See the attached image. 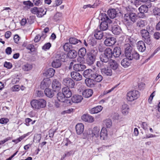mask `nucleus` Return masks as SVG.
I'll list each match as a JSON object with an SVG mask.
<instances>
[{"label":"nucleus","mask_w":160,"mask_h":160,"mask_svg":"<svg viewBox=\"0 0 160 160\" xmlns=\"http://www.w3.org/2000/svg\"><path fill=\"white\" fill-rule=\"evenodd\" d=\"M51 46V44L50 42L45 43L42 48V49L44 50H46L49 49Z\"/></svg>","instance_id":"obj_57"},{"label":"nucleus","mask_w":160,"mask_h":160,"mask_svg":"<svg viewBox=\"0 0 160 160\" xmlns=\"http://www.w3.org/2000/svg\"><path fill=\"white\" fill-rule=\"evenodd\" d=\"M129 111V108L127 104L122 105V112L124 115L128 114Z\"/></svg>","instance_id":"obj_31"},{"label":"nucleus","mask_w":160,"mask_h":160,"mask_svg":"<svg viewBox=\"0 0 160 160\" xmlns=\"http://www.w3.org/2000/svg\"><path fill=\"white\" fill-rule=\"evenodd\" d=\"M124 18L127 22V26L130 27L132 26L133 23L136 22L138 19V16L136 13L130 12L129 14H125Z\"/></svg>","instance_id":"obj_3"},{"label":"nucleus","mask_w":160,"mask_h":160,"mask_svg":"<svg viewBox=\"0 0 160 160\" xmlns=\"http://www.w3.org/2000/svg\"><path fill=\"white\" fill-rule=\"evenodd\" d=\"M67 56V55L66 54H62V55L60 54V55L59 56V59H60V60H61L62 62H64L65 60L66 57Z\"/></svg>","instance_id":"obj_63"},{"label":"nucleus","mask_w":160,"mask_h":160,"mask_svg":"<svg viewBox=\"0 0 160 160\" xmlns=\"http://www.w3.org/2000/svg\"><path fill=\"white\" fill-rule=\"evenodd\" d=\"M69 42L71 44H78V45L81 43V42L80 40H78L74 37L70 38L69 39Z\"/></svg>","instance_id":"obj_37"},{"label":"nucleus","mask_w":160,"mask_h":160,"mask_svg":"<svg viewBox=\"0 0 160 160\" xmlns=\"http://www.w3.org/2000/svg\"><path fill=\"white\" fill-rule=\"evenodd\" d=\"M140 95L139 92L137 90H133L128 92L127 93V99L130 102H132L137 99Z\"/></svg>","instance_id":"obj_5"},{"label":"nucleus","mask_w":160,"mask_h":160,"mask_svg":"<svg viewBox=\"0 0 160 160\" xmlns=\"http://www.w3.org/2000/svg\"><path fill=\"white\" fill-rule=\"evenodd\" d=\"M4 66L8 69H10L12 68V64L11 62H5L4 64Z\"/></svg>","instance_id":"obj_61"},{"label":"nucleus","mask_w":160,"mask_h":160,"mask_svg":"<svg viewBox=\"0 0 160 160\" xmlns=\"http://www.w3.org/2000/svg\"><path fill=\"white\" fill-rule=\"evenodd\" d=\"M137 47L138 50L141 52H144L146 49L145 44L142 41H139L137 42Z\"/></svg>","instance_id":"obj_15"},{"label":"nucleus","mask_w":160,"mask_h":160,"mask_svg":"<svg viewBox=\"0 0 160 160\" xmlns=\"http://www.w3.org/2000/svg\"><path fill=\"white\" fill-rule=\"evenodd\" d=\"M140 55L139 53L136 51H133L131 55H130V56L129 58H130L132 60L133 59H135L138 60L139 59Z\"/></svg>","instance_id":"obj_36"},{"label":"nucleus","mask_w":160,"mask_h":160,"mask_svg":"<svg viewBox=\"0 0 160 160\" xmlns=\"http://www.w3.org/2000/svg\"><path fill=\"white\" fill-rule=\"evenodd\" d=\"M62 13L60 12L57 13L53 17V19L57 22L58 21L60 20L62 17Z\"/></svg>","instance_id":"obj_48"},{"label":"nucleus","mask_w":160,"mask_h":160,"mask_svg":"<svg viewBox=\"0 0 160 160\" xmlns=\"http://www.w3.org/2000/svg\"><path fill=\"white\" fill-rule=\"evenodd\" d=\"M153 12L155 15H160V9L158 8H155L153 10Z\"/></svg>","instance_id":"obj_58"},{"label":"nucleus","mask_w":160,"mask_h":160,"mask_svg":"<svg viewBox=\"0 0 160 160\" xmlns=\"http://www.w3.org/2000/svg\"><path fill=\"white\" fill-rule=\"evenodd\" d=\"M146 22L145 21L140 19L137 22V26L140 28H143L145 26Z\"/></svg>","instance_id":"obj_44"},{"label":"nucleus","mask_w":160,"mask_h":160,"mask_svg":"<svg viewBox=\"0 0 160 160\" xmlns=\"http://www.w3.org/2000/svg\"><path fill=\"white\" fill-rule=\"evenodd\" d=\"M61 84L57 79H54L52 83V88L54 92L58 91L61 88Z\"/></svg>","instance_id":"obj_9"},{"label":"nucleus","mask_w":160,"mask_h":160,"mask_svg":"<svg viewBox=\"0 0 160 160\" xmlns=\"http://www.w3.org/2000/svg\"><path fill=\"white\" fill-rule=\"evenodd\" d=\"M23 4L27 7V8L29 9L30 7H32L34 6L33 3L31 1L29 0L27 1H24Z\"/></svg>","instance_id":"obj_53"},{"label":"nucleus","mask_w":160,"mask_h":160,"mask_svg":"<svg viewBox=\"0 0 160 160\" xmlns=\"http://www.w3.org/2000/svg\"><path fill=\"white\" fill-rule=\"evenodd\" d=\"M85 83L87 86L90 87H94L96 84L93 79L89 78L85 79Z\"/></svg>","instance_id":"obj_28"},{"label":"nucleus","mask_w":160,"mask_h":160,"mask_svg":"<svg viewBox=\"0 0 160 160\" xmlns=\"http://www.w3.org/2000/svg\"><path fill=\"white\" fill-rule=\"evenodd\" d=\"M112 31L114 35H118L121 33L122 29L118 25H115L112 26Z\"/></svg>","instance_id":"obj_16"},{"label":"nucleus","mask_w":160,"mask_h":160,"mask_svg":"<svg viewBox=\"0 0 160 160\" xmlns=\"http://www.w3.org/2000/svg\"><path fill=\"white\" fill-rule=\"evenodd\" d=\"M46 9L44 10L42 8H39L37 16L39 18H41L46 14Z\"/></svg>","instance_id":"obj_41"},{"label":"nucleus","mask_w":160,"mask_h":160,"mask_svg":"<svg viewBox=\"0 0 160 160\" xmlns=\"http://www.w3.org/2000/svg\"><path fill=\"white\" fill-rule=\"evenodd\" d=\"M83 99L82 96L75 95L71 98V100L73 103H78L80 102Z\"/></svg>","instance_id":"obj_24"},{"label":"nucleus","mask_w":160,"mask_h":160,"mask_svg":"<svg viewBox=\"0 0 160 160\" xmlns=\"http://www.w3.org/2000/svg\"><path fill=\"white\" fill-rule=\"evenodd\" d=\"M124 47L125 57L128 58L133 51H132V47L129 44H125Z\"/></svg>","instance_id":"obj_11"},{"label":"nucleus","mask_w":160,"mask_h":160,"mask_svg":"<svg viewBox=\"0 0 160 160\" xmlns=\"http://www.w3.org/2000/svg\"><path fill=\"white\" fill-rule=\"evenodd\" d=\"M64 50L65 51L68 52L72 48V46L69 42H66L65 43L63 46Z\"/></svg>","instance_id":"obj_47"},{"label":"nucleus","mask_w":160,"mask_h":160,"mask_svg":"<svg viewBox=\"0 0 160 160\" xmlns=\"http://www.w3.org/2000/svg\"><path fill=\"white\" fill-rule=\"evenodd\" d=\"M140 34L143 41L147 44L150 45L152 42L150 35L149 32L145 29H142L140 31Z\"/></svg>","instance_id":"obj_6"},{"label":"nucleus","mask_w":160,"mask_h":160,"mask_svg":"<svg viewBox=\"0 0 160 160\" xmlns=\"http://www.w3.org/2000/svg\"><path fill=\"white\" fill-rule=\"evenodd\" d=\"M55 72V71L53 68H50L47 70L46 74L47 77L50 78L52 77L54 75Z\"/></svg>","instance_id":"obj_40"},{"label":"nucleus","mask_w":160,"mask_h":160,"mask_svg":"<svg viewBox=\"0 0 160 160\" xmlns=\"http://www.w3.org/2000/svg\"><path fill=\"white\" fill-rule=\"evenodd\" d=\"M86 50L84 48H81L78 51V55L84 57L86 53Z\"/></svg>","instance_id":"obj_49"},{"label":"nucleus","mask_w":160,"mask_h":160,"mask_svg":"<svg viewBox=\"0 0 160 160\" xmlns=\"http://www.w3.org/2000/svg\"><path fill=\"white\" fill-rule=\"evenodd\" d=\"M28 133L24 134L16 139L13 140H12V142H14L15 143V144H17L19 142H20L23 139L26 137L28 136Z\"/></svg>","instance_id":"obj_45"},{"label":"nucleus","mask_w":160,"mask_h":160,"mask_svg":"<svg viewBox=\"0 0 160 160\" xmlns=\"http://www.w3.org/2000/svg\"><path fill=\"white\" fill-rule=\"evenodd\" d=\"M82 119L86 122L92 123L94 121V118L89 114H84L82 116Z\"/></svg>","instance_id":"obj_14"},{"label":"nucleus","mask_w":160,"mask_h":160,"mask_svg":"<svg viewBox=\"0 0 160 160\" xmlns=\"http://www.w3.org/2000/svg\"><path fill=\"white\" fill-rule=\"evenodd\" d=\"M62 93L64 95L66 98H69L72 95L71 91L68 87H64L62 89Z\"/></svg>","instance_id":"obj_19"},{"label":"nucleus","mask_w":160,"mask_h":160,"mask_svg":"<svg viewBox=\"0 0 160 160\" xmlns=\"http://www.w3.org/2000/svg\"><path fill=\"white\" fill-rule=\"evenodd\" d=\"M94 71L91 69H86L83 72V75L87 78H91Z\"/></svg>","instance_id":"obj_22"},{"label":"nucleus","mask_w":160,"mask_h":160,"mask_svg":"<svg viewBox=\"0 0 160 160\" xmlns=\"http://www.w3.org/2000/svg\"><path fill=\"white\" fill-rule=\"evenodd\" d=\"M101 72L104 76H111L112 75V71L111 68L108 67L104 68L101 69Z\"/></svg>","instance_id":"obj_12"},{"label":"nucleus","mask_w":160,"mask_h":160,"mask_svg":"<svg viewBox=\"0 0 160 160\" xmlns=\"http://www.w3.org/2000/svg\"><path fill=\"white\" fill-rule=\"evenodd\" d=\"M73 102L70 99H65V101L63 102V105L66 106H70L71 105Z\"/></svg>","instance_id":"obj_56"},{"label":"nucleus","mask_w":160,"mask_h":160,"mask_svg":"<svg viewBox=\"0 0 160 160\" xmlns=\"http://www.w3.org/2000/svg\"><path fill=\"white\" fill-rule=\"evenodd\" d=\"M106 57H107L110 59L112 56V49L110 48H107L104 51V54Z\"/></svg>","instance_id":"obj_35"},{"label":"nucleus","mask_w":160,"mask_h":160,"mask_svg":"<svg viewBox=\"0 0 160 160\" xmlns=\"http://www.w3.org/2000/svg\"><path fill=\"white\" fill-rule=\"evenodd\" d=\"M103 107L101 105L89 109V112L91 114L97 113L101 112Z\"/></svg>","instance_id":"obj_20"},{"label":"nucleus","mask_w":160,"mask_h":160,"mask_svg":"<svg viewBox=\"0 0 160 160\" xmlns=\"http://www.w3.org/2000/svg\"><path fill=\"white\" fill-rule=\"evenodd\" d=\"M153 37L157 40L159 39L160 38V33L158 32H155L153 34Z\"/></svg>","instance_id":"obj_64"},{"label":"nucleus","mask_w":160,"mask_h":160,"mask_svg":"<svg viewBox=\"0 0 160 160\" xmlns=\"http://www.w3.org/2000/svg\"><path fill=\"white\" fill-rule=\"evenodd\" d=\"M108 63L110 66V68L111 69H112L113 70H115L118 67V63L114 60L112 59L110 60Z\"/></svg>","instance_id":"obj_29"},{"label":"nucleus","mask_w":160,"mask_h":160,"mask_svg":"<svg viewBox=\"0 0 160 160\" xmlns=\"http://www.w3.org/2000/svg\"><path fill=\"white\" fill-rule=\"evenodd\" d=\"M104 123L105 125L106 126L107 128H110L112 124V122L110 119H108L105 120L104 121Z\"/></svg>","instance_id":"obj_50"},{"label":"nucleus","mask_w":160,"mask_h":160,"mask_svg":"<svg viewBox=\"0 0 160 160\" xmlns=\"http://www.w3.org/2000/svg\"><path fill=\"white\" fill-rule=\"evenodd\" d=\"M71 75L72 78L76 81H80L82 79V76L78 72H72Z\"/></svg>","instance_id":"obj_18"},{"label":"nucleus","mask_w":160,"mask_h":160,"mask_svg":"<svg viewBox=\"0 0 160 160\" xmlns=\"http://www.w3.org/2000/svg\"><path fill=\"white\" fill-rule=\"evenodd\" d=\"M62 83L66 87L72 88H74L75 85V83L74 81L70 78H67L64 79L62 81Z\"/></svg>","instance_id":"obj_7"},{"label":"nucleus","mask_w":160,"mask_h":160,"mask_svg":"<svg viewBox=\"0 0 160 160\" xmlns=\"http://www.w3.org/2000/svg\"><path fill=\"white\" fill-rule=\"evenodd\" d=\"M108 14L111 18H114L116 17L117 13L114 9L111 8L108 10L107 12Z\"/></svg>","instance_id":"obj_26"},{"label":"nucleus","mask_w":160,"mask_h":160,"mask_svg":"<svg viewBox=\"0 0 160 160\" xmlns=\"http://www.w3.org/2000/svg\"><path fill=\"white\" fill-rule=\"evenodd\" d=\"M94 36L96 39L101 40L103 36V32L101 30H96L94 32Z\"/></svg>","instance_id":"obj_25"},{"label":"nucleus","mask_w":160,"mask_h":160,"mask_svg":"<svg viewBox=\"0 0 160 160\" xmlns=\"http://www.w3.org/2000/svg\"><path fill=\"white\" fill-rule=\"evenodd\" d=\"M132 60L128 57H126L122 60L121 64L122 66L125 68H127L130 66Z\"/></svg>","instance_id":"obj_13"},{"label":"nucleus","mask_w":160,"mask_h":160,"mask_svg":"<svg viewBox=\"0 0 160 160\" xmlns=\"http://www.w3.org/2000/svg\"><path fill=\"white\" fill-rule=\"evenodd\" d=\"M32 107L36 109H39L46 107V102L43 99H33L31 102Z\"/></svg>","instance_id":"obj_4"},{"label":"nucleus","mask_w":160,"mask_h":160,"mask_svg":"<svg viewBox=\"0 0 160 160\" xmlns=\"http://www.w3.org/2000/svg\"><path fill=\"white\" fill-rule=\"evenodd\" d=\"M86 68V66L83 64L78 63L75 64L73 66V69L76 71H82Z\"/></svg>","instance_id":"obj_17"},{"label":"nucleus","mask_w":160,"mask_h":160,"mask_svg":"<svg viewBox=\"0 0 160 160\" xmlns=\"http://www.w3.org/2000/svg\"><path fill=\"white\" fill-rule=\"evenodd\" d=\"M32 1L34 5L39 6L42 4L43 0H32Z\"/></svg>","instance_id":"obj_54"},{"label":"nucleus","mask_w":160,"mask_h":160,"mask_svg":"<svg viewBox=\"0 0 160 160\" xmlns=\"http://www.w3.org/2000/svg\"><path fill=\"white\" fill-rule=\"evenodd\" d=\"M99 19L102 21V22H108L109 23H111V21L107 16V15L105 13H101L99 17Z\"/></svg>","instance_id":"obj_27"},{"label":"nucleus","mask_w":160,"mask_h":160,"mask_svg":"<svg viewBox=\"0 0 160 160\" xmlns=\"http://www.w3.org/2000/svg\"><path fill=\"white\" fill-rule=\"evenodd\" d=\"M116 38L113 37L107 38L104 41L105 45L107 46H112L116 42Z\"/></svg>","instance_id":"obj_8"},{"label":"nucleus","mask_w":160,"mask_h":160,"mask_svg":"<svg viewBox=\"0 0 160 160\" xmlns=\"http://www.w3.org/2000/svg\"><path fill=\"white\" fill-rule=\"evenodd\" d=\"M112 52V55L116 58H118L119 57L121 53V48L118 47L114 48Z\"/></svg>","instance_id":"obj_23"},{"label":"nucleus","mask_w":160,"mask_h":160,"mask_svg":"<svg viewBox=\"0 0 160 160\" xmlns=\"http://www.w3.org/2000/svg\"><path fill=\"white\" fill-rule=\"evenodd\" d=\"M100 61L102 62L107 63L109 62L110 58L104 54L101 55L100 57Z\"/></svg>","instance_id":"obj_46"},{"label":"nucleus","mask_w":160,"mask_h":160,"mask_svg":"<svg viewBox=\"0 0 160 160\" xmlns=\"http://www.w3.org/2000/svg\"><path fill=\"white\" fill-rule=\"evenodd\" d=\"M52 65L53 67L58 68L61 66V63L60 59H56L52 62Z\"/></svg>","instance_id":"obj_38"},{"label":"nucleus","mask_w":160,"mask_h":160,"mask_svg":"<svg viewBox=\"0 0 160 160\" xmlns=\"http://www.w3.org/2000/svg\"><path fill=\"white\" fill-rule=\"evenodd\" d=\"M54 91L50 88H46L44 90V93L48 97L52 98L54 94Z\"/></svg>","instance_id":"obj_33"},{"label":"nucleus","mask_w":160,"mask_h":160,"mask_svg":"<svg viewBox=\"0 0 160 160\" xmlns=\"http://www.w3.org/2000/svg\"><path fill=\"white\" fill-rule=\"evenodd\" d=\"M88 44L92 46L96 45L97 44V41L96 39L93 38H90L88 41Z\"/></svg>","instance_id":"obj_52"},{"label":"nucleus","mask_w":160,"mask_h":160,"mask_svg":"<svg viewBox=\"0 0 160 160\" xmlns=\"http://www.w3.org/2000/svg\"><path fill=\"white\" fill-rule=\"evenodd\" d=\"M108 22H102L99 25V28L101 31H105L107 30L108 28Z\"/></svg>","instance_id":"obj_34"},{"label":"nucleus","mask_w":160,"mask_h":160,"mask_svg":"<svg viewBox=\"0 0 160 160\" xmlns=\"http://www.w3.org/2000/svg\"><path fill=\"white\" fill-rule=\"evenodd\" d=\"M148 9V7L146 5H141L139 8L138 10L140 12L146 13Z\"/></svg>","instance_id":"obj_42"},{"label":"nucleus","mask_w":160,"mask_h":160,"mask_svg":"<svg viewBox=\"0 0 160 160\" xmlns=\"http://www.w3.org/2000/svg\"><path fill=\"white\" fill-rule=\"evenodd\" d=\"M32 68V64L26 63L22 66V69L23 70L26 71H29Z\"/></svg>","instance_id":"obj_43"},{"label":"nucleus","mask_w":160,"mask_h":160,"mask_svg":"<svg viewBox=\"0 0 160 160\" xmlns=\"http://www.w3.org/2000/svg\"><path fill=\"white\" fill-rule=\"evenodd\" d=\"M141 126L144 130L148 131V126L147 123L146 122H142Z\"/></svg>","instance_id":"obj_55"},{"label":"nucleus","mask_w":160,"mask_h":160,"mask_svg":"<svg viewBox=\"0 0 160 160\" xmlns=\"http://www.w3.org/2000/svg\"><path fill=\"white\" fill-rule=\"evenodd\" d=\"M76 129L77 134L80 135L82 134L84 130V126L82 123L77 124L76 126Z\"/></svg>","instance_id":"obj_21"},{"label":"nucleus","mask_w":160,"mask_h":160,"mask_svg":"<svg viewBox=\"0 0 160 160\" xmlns=\"http://www.w3.org/2000/svg\"><path fill=\"white\" fill-rule=\"evenodd\" d=\"M65 98L64 95L61 92H59L57 94V98L59 102H63L66 99Z\"/></svg>","instance_id":"obj_39"},{"label":"nucleus","mask_w":160,"mask_h":160,"mask_svg":"<svg viewBox=\"0 0 160 160\" xmlns=\"http://www.w3.org/2000/svg\"><path fill=\"white\" fill-rule=\"evenodd\" d=\"M98 53V51L96 48L91 49L88 53L86 62L88 65H91L94 63Z\"/></svg>","instance_id":"obj_2"},{"label":"nucleus","mask_w":160,"mask_h":160,"mask_svg":"<svg viewBox=\"0 0 160 160\" xmlns=\"http://www.w3.org/2000/svg\"><path fill=\"white\" fill-rule=\"evenodd\" d=\"M71 143V141L68 138H66L64 139L62 144L63 146H68Z\"/></svg>","instance_id":"obj_51"},{"label":"nucleus","mask_w":160,"mask_h":160,"mask_svg":"<svg viewBox=\"0 0 160 160\" xmlns=\"http://www.w3.org/2000/svg\"><path fill=\"white\" fill-rule=\"evenodd\" d=\"M100 129L98 127H94L92 131V133L89 134V136L92 137V139L99 137L101 140H104L107 136V131L106 129L104 127L102 128L100 134Z\"/></svg>","instance_id":"obj_1"},{"label":"nucleus","mask_w":160,"mask_h":160,"mask_svg":"<svg viewBox=\"0 0 160 160\" xmlns=\"http://www.w3.org/2000/svg\"><path fill=\"white\" fill-rule=\"evenodd\" d=\"M51 83V82L49 78H44L41 83L40 87L41 88L44 89L48 88L49 86Z\"/></svg>","instance_id":"obj_10"},{"label":"nucleus","mask_w":160,"mask_h":160,"mask_svg":"<svg viewBox=\"0 0 160 160\" xmlns=\"http://www.w3.org/2000/svg\"><path fill=\"white\" fill-rule=\"evenodd\" d=\"M93 93L92 90L91 89H87L84 90L82 92L83 96L87 98L90 97Z\"/></svg>","instance_id":"obj_30"},{"label":"nucleus","mask_w":160,"mask_h":160,"mask_svg":"<svg viewBox=\"0 0 160 160\" xmlns=\"http://www.w3.org/2000/svg\"><path fill=\"white\" fill-rule=\"evenodd\" d=\"M67 56L70 59L74 58H76L77 55V52L74 50H71L68 51Z\"/></svg>","instance_id":"obj_32"},{"label":"nucleus","mask_w":160,"mask_h":160,"mask_svg":"<svg viewBox=\"0 0 160 160\" xmlns=\"http://www.w3.org/2000/svg\"><path fill=\"white\" fill-rule=\"evenodd\" d=\"M39 10V8L37 7H34L32 8L31 9V12L34 14H36L38 15V12Z\"/></svg>","instance_id":"obj_60"},{"label":"nucleus","mask_w":160,"mask_h":160,"mask_svg":"<svg viewBox=\"0 0 160 160\" xmlns=\"http://www.w3.org/2000/svg\"><path fill=\"white\" fill-rule=\"evenodd\" d=\"M9 122V119L6 118H3L0 119V123L2 124H6Z\"/></svg>","instance_id":"obj_59"},{"label":"nucleus","mask_w":160,"mask_h":160,"mask_svg":"<svg viewBox=\"0 0 160 160\" xmlns=\"http://www.w3.org/2000/svg\"><path fill=\"white\" fill-rule=\"evenodd\" d=\"M26 48L30 50L31 52H33L35 51V48L33 45L32 44H29L26 47Z\"/></svg>","instance_id":"obj_62"}]
</instances>
